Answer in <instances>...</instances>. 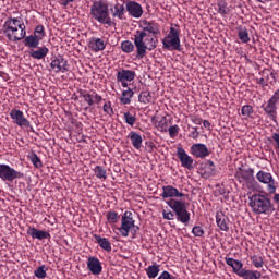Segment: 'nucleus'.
<instances>
[{
	"instance_id": "1",
	"label": "nucleus",
	"mask_w": 279,
	"mask_h": 279,
	"mask_svg": "<svg viewBox=\"0 0 279 279\" xmlns=\"http://www.w3.org/2000/svg\"><path fill=\"white\" fill-rule=\"evenodd\" d=\"M2 32L11 43L23 40L27 36L25 23L21 17H8L2 26Z\"/></svg>"
},
{
	"instance_id": "2",
	"label": "nucleus",
	"mask_w": 279,
	"mask_h": 279,
	"mask_svg": "<svg viewBox=\"0 0 279 279\" xmlns=\"http://www.w3.org/2000/svg\"><path fill=\"white\" fill-rule=\"evenodd\" d=\"M134 46L136 47V59L143 60L147 51H154L158 47V37H154L145 32H135Z\"/></svg>"
},
{
	"instance_id": "3",
	"label": "nucleus",
	"mask_w": 279,
	"mask_h": 279,
	"mask_svg": "<svg viewBox=\"0 0 279 279\" xmlns=\"http://www.w3.org/2000/svg\"><path fill=\"white\" fill-rule=\"evenodd\" d=\"M248 206L255 215H271L274 213L271 199L263 194H255L250 197Z\"/></svg>"
},
{
	"instance_id": "4",
	"label": "nucleus",
	"mask_w": 279,
	"mask_h": 279,
	"mask_svg": "<svg viewBox=\"0 0 279 279\" xmlns=\"http://www.w3.org/2000/svg\"><path fill=\"white\" fill-rule=\"evenodd\" d=\"M90 16L101 25H108V27L114 25V22H112L110 13L108 12V4L104 3L101 0L93 2L90 7Z\"/></svg>"
},
{
	"instance_id": "5",
	"label": "nucleus",
	"mask_w": 279,
	"mask_h": 279,
	"mask_svg": "<svg viewBox=\"0 0 279 279\" xmlns=\"http://www.w3.org/2000/svg\"><path fill=\"white\" fill-rule=\"evenodd\" d=\"M225 263L228 267H231L233 274L243 279H260V271L258 270H247L243 268V262L234 259L232 257H225Z\"/></svg>"
},
{
	"instance_id": "6",
	"label": "nucleus",
	"mask_w": 279,
	"mask_h": 279,
	"mask_svg": "<svg viewBox=\"0 0 279 279\" xmlns=\"http://www.w3.org/2000/svg\"><path fill=\"white\" fill-rule=\"evenodd\" d=\"M168 206L173 210V213L177 216V221H180L181 223H189L191 221V213H189V209L186 207V202L182 199H170L168 202Z\"/></svg>"
},
{
	"instance_id": "7",
	"label": "nucleus",
	"mask_w": 279,
	"mask_h": 279,
	"mask_svg": "<svg viewBox=\"0 0 279 279\" xmlns=\"http://www.w3.org/2000/svg\"><path fill=\"white\" fill-rule=\"evenodd\" d=\"M161 43L163 49H166L167 51H182L180 31L175 27H170L169 34L163 37Z\"/></svg>"
},
{
	"instance_id": "8",
	"label": "nucleus",
	"mask_w": 279,
	"mask_h": 279,
	"mask_svg": "<svg viewBox=\"0 0 279 279\" xmlns=\"http://www.w3.org/2000/svg\"><path fill=\"white\" fill-rule=\"evenodd\" d=\"M24 178L23 172L16 171V169L5 163H0V180L2 182H14V180H21Z\"/></svg>"
},
{
	"instance_id": "9",
	"label": "nucleus",
	"mask_w": 279,
	"mask_h": 279,
	"mask_svg": "<svg viewBox=\"0 0 279 279\" xmlns=\"http://www.w3.org/2000/svg\"><path fill=\"white\" fill-rule=\"evenodd\" d=\"M134 216L132 211H124L121 218V226L118 228L121 236L126 239V236H130V231L132 228H134Z\"/></svg>"
},
{
	"instance_id": "10",
	"label": "nucleus",
	"mask_w": 279,
	"mask_h": 279,
	"mask_svg": "<svg viewBox=\"0 0 279 279\" xmlns=\"http://www.w3.org/2000/svg\"><path fill=\"white\" fill-rule=\"evenodd\" d=\"M256 180L260 184H266L268 193L270 194L276 193V180L274 179V175L270 172H265L263 170H259L256 173Z\"/></svg>"
},
{
	"instance_id": "11",
	"label": "nucleus",
	"mask_w": 279,
	"mask_h": 279,
	"mask_svg": "<svg viewBox=\"0 0 279 279\" xmlns=\"http://www.w3.org/2000/svg\"><path fill=\"white\" fill-rule=\"evenodd\" d=\"M136 72L134 70L121 69L117 72V82L121 84L122 88H128L130 82H134Z\"/></svg>"
},
{
	"instance_id": "12",
	"label": "nucleus",
	"mask_w": 279,
	"mask_h": 279,
	"mask_svg": "<svg viewBox=\"0 0 279 279\" xmlns=\"http://www.w3.org/2000/svg\"><path fill=\"white\" fill-rule=\"evenodd\" d=\"M9 117L12 119L13 123L17 125V128H31L29 120L25 118L23 111L19 109H12L9 113Z\"/></svg>"
},
{
	"instance_id": "13",
	"label": "nucleus",
	"mask_w": 279,
	"mask_h": 279,
	"mask_svg": "<svg viewBox=\"0 0 279 279\" xmlns=\"http://www.w3.org/2000/svg\"><path fill=\"white\" fill-rule=\"evenodd\" d=\"M177 156L181 162V167H183L184 169H187L189 171L194 169L195 160L193 159V157H191L189 154H186V150H184V148L178 147Z\"/></svg>"
},
{
	"instance_id": "14",
	"label": "nucleus",
	"mask_w": 279,
	"mask_h": 279,
	"mask_svg": "<svg viewBox=\"0 0 279 279\" xmlns=\"http://www.w3.org/2000/svg\"><path fill=\"white\" fill-rule=\"evenodd\" d=\"M50 69L53 73H66L69 72V61L64 57L58 56L50 62Z\"/></svg>"
},
{
	"instance_id": "15",
	"label": "nucleus",
	"mask_w": 279,
	"mask_h": 279,
	"mask_svg": "<svg viewBox=\"0 0 279 279\" xmlns=\"http://www.w3.org/2000/svg\"><path fill=\"white\" fill-rule=\"evenodd\" d=\"M141 27L142 29L136 32H144V34H151L153 38H156L160 34V26L156 22L144 21Z\"/></svg>"
},
{
	"instance_id": "16",
	"label": "nucleus",
	"mask_w": 279,
	"mask_h": 279,
	"mask_svg": "<svg viewBox=\"0 0 279 279\" xmlns=\"http://www.w3.org/2000/svg\"><path fill=\"white\" fill-rule=\"evenodd\" d=\"M191 154L194 158H206L210 156V151L208 150V146L206 144H193L191 146Z\"/></svg>"
},
{
	"instance_id": "17",
	"label": "nucleus",
	"mask_w": 279,
	"mask_h": 279,
	"mask_svg": "<svg viewBox=\"0 0 279 279\" xmlns=\"http://www.w3.org/2000/svg\"><path fill=\"white\" fill-rule=\"evenodd\" d=\"M87 268L93 274V276H99V274L104 271V266H101V262L95 256H89L87 258Z\"/></svg>"
},
{
	"instance_id": "18",
	"label": "nucleus",
	"mask_w": 279,
	"mask_h": 279,
	"mask_svg": "<svg viewBox=\"0 0 279 279\" xmlns=\"http://www.w3.org/2000/svg\"><path fill=\"white\" fill-rule=\"evenodd\" d=\"M126 12L133 19H141L143 16V5L136 1H129L126 2Z\"/></svg>"
},
{
	"instance_id": "19",
	"label": "nucleus",
	"mask_w": 279,
	"mask_h": 279,
	"mask_svg": "<svg viewBox=\"0 0 279 279\" xmlns=\"http://www.w3.org/2000/svg\"><path fill=\"white\" fill-rule=\"evenodd\" d=\"M262 108L264 112H266V114L269 117V119L276 123L278 119V105L271 100H268L266 106L263 105Z\"/></svg>"
},
{
	"instance_id": "20",
	"label": "nucleus",
	"mask_w": 279,
	"mask_h": 279,
	"mask_svg": "<svg viewBox=\"0 0 279 279\" xmlns=\"http://www.w3.org/2000/svg\"><path fill=\"white\" fill-rule=\"evenodd\" d=\"M88 47L95 53H99V51H104V49H106V40L99 37H92L88 41Z\"/></svg>"
},
{
	"instance_id": "21",
	"label": "nucleus",
	"mask_w": 279,
	"mask_h": 279,
	"mask_svg": "<svg viewBox=\"0 0 279 279\" xmlns=\"http://www.w3.org/2000/svg\"><path fill=\"white\" fill-rule=\"evenodd\" d=\"M161 197L167 199L169 197H184V193L178 191V189L173 187V185H166L162 187Z\"/></svg>"
},
{
	"instance_id": "22",
	"label": "nucleus",
	"mask_w": 279,
	"mask_h": 279,
	"mask_svg": "<svg viewBox=\"0 0 279 279\" xmlns=\"http://www.w3.org/2000/svg\"><path fill=\"white\" fill-rule=\"evenodd\" d=\"M27 234H29V236H32V239H38V241H43L45 239H51L50 232L38 230L34 227L28 228Z\"/></svg>"
},
{
	"instance_id": "23",
	"label": "nucleus",
	"mask_w": 279,
	"mask_h": 279,
	"mask_svg": "<svg viewBox=\"0 0 279 279\" xmlns=\"http://www.w3.org/2000/svg\"><path fill=\"white\" fill-rule=\"evenodd\" d=\"M134 149H141L143 147V136H141L136 131H131L128 135Z\"/></svg>"
},
{
	"instance_id": "24",
	"label": "nucleus",
	"mask_w": 279,
	"mask_h": 279,
	"mask_svg": "<svg viewBox=\"0 0 279 279\" xmlns=\"http://www.w3.org/2000/svg\"><path fill=\"white\" fill-rule=\"evenodd\" d=\"M216 223L218 228L222 230V232H228L230 230L228 217H226L223 214L216 215Z\"/></svg>"
},
{
	"instance_id": "25",
	"label": "nucleus",
	"mask_w": 279,
	"mask_h": 279,
	"mask_svg": "<svg viewBox=\"0 0 279 279\" xmlns=\"http://www.w3.org/2000/svg\"><path fill=\"white\" fill-rule=\"evenodd\" d=\"M94 239L101 250L105 252H112V243H110L108 238H101L100 235L95 234Z\"/></svg>"
},
{
	"instance_id": "26",
	"label": "nucleus",
	"mask_w": 279,
	"mask_h": 279,
	"mask_svg": "<svg viewBox=\"0 0 279 279\" xmlns=\"http://www.w3.org/2000/svg\"><path fill=\"white\" fill-rule=\"evenodd\" d=\"M49 54V48L47 46L39 47L37 50L31 51V58L34 60H43V58H47Z\"/></svg>"
},
{
	"instance_id": "27",
	"label": "nucleus",
	"mask_w": 279,
	"mask_h": 279,
	"mask_svg": "<svg viewBox=\"0 0 279 279\" xmlns=\"http://www.w3.org/2000/svg\"><path fill=\"white\" fill-rule=\"evenodd\" d=\"M145 272L149 279L158 278V274H160V265L153 262V265L145 268Z\"/></svg>"
},
{
	"instance_id": "28",
	"label": "nucleus",
	"mask_w": 279,
	"mask_h": 279,
	"mask_svg": "<svg viewBox=\"0 0 279 279\" xmlns=\"http://www.w3.org/2000/svg\"><path fill=\"white\" fill-rule=\"evenodd\" d=\"M238 175H241L245 182H251V184H256V179H254V169H241L240 173Z\"/></svg>"
},
{
	"instance_id": "29",
	"label": "nucleus",
	"mask_w": 279,
	"mask_h": 279,
	"mask_svg": "<svg viewBox=\"0 0 279 279\" xmlns=\"http://www.w3.org/2000/svg\"><path fill=\"white\" fill-rule=\"evenodd\" d=\"M132 97H134V90L132 88H128L122 92L120 102L122 106H129V104H132Z\"/></svg>"
},
{
	"instance_id": "30",
	"label": "nucleus",
	"mask_w": 279,
	"mask_h": 279,
	"mask_svg": "<svg viewBox=\"0 0 279 279\" xmlns=\"http://www.w3.org/2000/svg\"><path fill=\"white\" fill-rule=\"evenodd\" d=\"M217 8L218 14H220V16H222L223 19H226V16L230 14V8L228 7V2H226V0H219L217 2Z\"/></svg>"
},
{
	"instance_id": "31",
	"label": "nucleus",
	"mask_w": 279,
	"mask_h": 279,
	"mask_svg": "<svg viewBox=\"0 0 279 279\" xmlns=\"http://www.w3.org/2000/svg\"><path fill=\"white\" fill-rule=\"evenodd\" d=\"M112 16L113 19H119V21H123V16H125V5L121 3H117L113 7Z\"/></svg>"
},
{
	"instance_id": "32",
	"label": "nucleus",
	"mask_w": 279,
	"mask_h": 279,
	"mask_svg": "<svg viewBox=\"0 0 279 279\" xmlns=\"http://www.w3.org/2000/svg\"><path fill=\"white\" fill-rule=\"evenodd\" d=\"M39 37L36 35H29L25 37V47H29L31 49H36L38 48V45H40Z\"/></svg>"
},
{
	"instance_id": "33",
	"label": "nucleus",
	"mask_w": 279,
	"mask_h": 279,
	"mask_svg": "<svg viewBox=\"0 0 279 279\" xmlns=\"http://www.w3.org/2000/svg\"><path fill=\"white\" fill-rule=\"evenodd\" d=\"M204 173L207 178H213L216 175L217 170L215 168V162L213 160H207L204 167Z\"/></svg>"
},
{
	"instance_id": "34",
	"label": "nucleus",
	"mask_w": 279,
	"mask_h": 279,
	"mask_svg": "<svg viewBox=\"0 0 279 279\" xmlns=\"http://www.w3.org/2000/svg\"><path fill=\"white\" fill-rule=\"evenodd\" d=\"M262 77L266 81L267 84H276V73L271 70H263L260 72Z\"/></svg>"
},
{
	"instance_id": "35",
	"label": "nucleus",
	"mask_w": 279,
	"mask_h": 279,
	"mask_svg": "<svg viewBox=\"0 0 279 279\" xmlns=\"http://www.w3.org/2000/svg\"><path fill=\"white\" fill-rule=\"evenodd\" d=\"M241 114L244 119H252V114H254V107L251 105H244L241 109Z\"/></svg>"
},
{
	"instance_id": "36",
	"label": "nucleus",
	"mask_w": 279,
	"mask_h": 279,
	"mask_svg": "<svg viewBox=\"0 0 279 279\" xmlns=\"http://www.w3.org/2000/svg\"><path fill=\"white\" fill-rule=\"evenodd\" d=\"M251 262H252L253 267H255L256 269H260L265 265V260L259 255L251 256Z\"/></svg>"
},
{
	"instance_id": "37",
	"label": "nucleus",
	"mask_w": 279,
	"mask_h": 279,
	"mask_svg": "<svg viewBox=\"0 0 279 279\" xmlns=\"http://www.w3.org/2000/svg\"><path fill=\"white\" fill-rule=\"evenodd\" d=\"M138 101L144 105L150 104L151 102V93L141 92L138 95Z\"/></svg>"
},
{
	"instance_id": "38",
	"label": "nucleus",
	"mask_w": 279,
	"mask_h": 279,
	"mask_svg": "<svg viewBox=\"0 0 279 279\" xmlns=\"http://www.w3.org/2000/svg\"><path fill=\"white\" fill-rule=\"evenodd\" d=\"M94 173L98 180H106V178H108L106 169H104L101 166H96L94 168Z\"/></svg>"
},
{
	"instance_id": "39",
	"label": "nucleus",
	"mask_w": 279,
	"mask_h": 279,
	"mask_svg": "<svg viewBox=\"0 0 279 279\" xmlns=\"http://www.w3.org/2000/svg\"><path fill=\"white\" fill-rule=\"evenodd\" d=\"M238 36H239L241 43H244V44L250 43V33L247 32V28H241L238 32Z\"/></svg>"
},
{
	"instance_id": "40",
	"label": "nucleus",
	"mask_w": 279,
	"mask_h": 279,
	"mask_svg": "<svg viewBox=\"0 0 279 279\" xmlns=\"http://www.w3.org/2000/svg\"><path fill=\"white\" fill-rule=\"evenodd\" d=\"M121 49L123 53H132L134 51V44L130 40L122 41Z\"/></svg>"
},
{
	"instance_id": "41",
	"label": "nucleus",
	"mask_w": 279,
	"mask_h": 279,
	"mask_svg": "<svg viewBox=\"0 0 279 279\" xmlns=\"http://www.w3.org/2000/svg\"><path fill=\"white\" fill-rule=\"evenodd\" d=\"M157 128L159 132H168L169 131V122L167 121V117H162L160 121L157 123Z\"/></svg>"
},
{
	"instance_id": "42",
	"label": "nucleus",
	"mask_w": 279,
	"mask_h": 279,
	"mask_svg": "<svg viewBox=\"0 0 279 279\" xmlns=\"http://www.w3.org/2000/svg\"><path fill=\"white\" fill-rule=\"evenodd\" d=\"M29 160L36 167V169H40L43 167V161L40 160V157L36 153H32L29 155Z\"/></svg>"
},
{
	"instance_id": "43",
	"label": "nucleus",
	"mask_w": 279,
	"mask_h": 279,
	"mask_svg": "<svg viewBox=\"0 0 279 279\" xmlns=\"http://www.w3.org/2000/svg\"><path fill=\"white\" fill-rule=\"evenodd\" d=\"M106 217H107V222L110 223V226L119 221V214L117 211H108Z\"/></svg>"
},
{
	"instance_id": "44",
	"label": "nucleus",
	"mask_w": 279,
	"mask_h": 279,
	"mask_svg": "<svg viewBox=\"0 0 279 279\" xmlns=\"http://www.w3.org/2000/svg\"><path fill=\"white\" fill-rule=\"evenodd\" d=\"M123 118L125 124L131 125V128H133V125L136 123V116L132 114L130 111L125 112Z\"/></svg>"
},
{
	"instance_id": "45",
	"label": "nucleus",
	"mask_w": 279,
	"mask_h": 279,
	"mask_svg": "<svg viewBox=\"0 0 279 279\" xmlns=\"http://www.w3.org/2000/svg\"><path fill=\"white\" fill-rule=\"evenodd\" d=\"M35 277L38 279H45L47 278V268L45 267V265L39 266L35 271Z\"/></svg>"
},
{
	"instance_id": "46",
	"label": "nucleus",
	"mask_w": 279,
	"mask_h": 279,
	"mask_svg": "<svg viewBox=\"0 0 279 279\" xmlns=\"http://www.w3.org/2000/svg\"><path fill=\"white\" fill-rule=\"evenodd\" d=\"M34 36L39 38V40H43V38H45V36H46L45 26H43V25L36 26L35 29H34Z\"/></svg>"
},
{
	"instance_id": "47",
	"label": "nucleus",
	"mask_w": 279,
	"mask_h": 279,
	"mask_svg": "<svg viewBox=\"0 0 279 279\" xmlns=\"http://www.w3.org/2000/svg\"><path fill=\"white\" fill-rule=\"evenodd\" d=\"M102 110H104V113L108 114L109 117H112V114H114V109L112 108L111 101L105 102L102 106Z\"/></svg>"
},
{
	"instance_id": "48",
	"label": "nucleus",
	"mask_w": 279,
	"mask_h": 279,
	"mask_svg": "<svg viewBox=\"0 0 279 279\" xmlns=\"http://www.w3.org/2000/svg\"><path fill=\"white\" fill-rule=\"evenodd\" d=\"M81 96L83 97L85 104H87L88 106L95 105V100H93V96L90 94L83 92Z\"/></svg>"
},
{
	"instance_id": "49",
	"label": "nucleus",
	"mask_w": 279,
	"mask_h": 279,
	"mask_svg": "<svg viewBox=\"0 0 279 279\" xmlns=\"http://www.w3.org/2000/svg\"><path fill=\"white\" fill-rule=\"evenodd\" d=\"M168 132H169L170 138H175L178 136V133L180 132V126H178L177 124L171 125L168 129Z\"/></svg>"
},
{
	"instance_id": "50",
	"label": "nucleus",
	"mask_w": 279,
	"mask_h": 279,
	"mask_svg": "<svg viewBox=\"0 0 279 279\" xmlns=\"http://www.w3.org/2000/svg\"><path fill=\"white\" fill-rule=\"evenodd\" d=\"M192 234L195 236L202 238L205 234L204 228L202 226H195L192 228Z\"/></svg>"
},
{
	"instance_id": "51",
	"label": "nucleus",
	"mask_w": 279,
	"mask_h": 279,
	"mask_svg": "<svg viewBox=\"0 0 279 279\" xmlns=\"http://www.w3.org/2000/svg\"><path fill=\"white\" fill-rule=\"evenodd\" d=\"M189 138L197 140L199 138V131H197V126H192V130L190 131Z\"/></svg>"
},
{
	"instance_id": "52",
	"label": "nucleus",
	"mask_w": 279,
	"mask_h": 279,
	"mask_svg": "<svg viewBox=\"0 0 279 279\" xmlns=\"http://www.w3.org/2000/svg\"><path fill=\"white\" fill-rule=\"evenodd\" d=\"M162 215L163 219H167L168 221H173V219H175V215H173V211L163 210Z\"/></svg>"
},
{
	"instance_id": "53",
	"label": "nucleus",
	"mask_w": 279,
	"mask_h": 279,
	"mask_svg": "<svg viewBox=\"0 0 279 279\" xmlns=\"http://www.w3.org/2000/svg\"><path fill=\"white\" fill-rule=\"evenodd\" d=\"M270 101L278 105L279 101V88L274 93V95L269 98Z\"/></svg>"
},
{
	"instance_id": "54",
	"label": "nucleus",
	"mask_w": 279,
	"mask_h": 279,
	"mask_svg": "<svg viewBox=\"0 0 279 279\" xmlns=\"http://www.w3.org/2000/svg\"><path fill=\"white\" fill-rule=\"evenodd\" d=\"M257 84H259V86H262L263 88H265L266 86H269V84L266 83L263 76L258 80Z\"/></svg>"
},
{
	"instance_id": "55",
	"label": "nucleus",
	"mask_w": 279,
	"mask_h": 279,
	"mask_svg": "<svg viewBox=\"0 0 279 279\" xmlns=\"http://www.w3.org/2000/svg\"><path fill=\"white\" fill-rule=\"evenodd\" d=\"M94 99V104H101L104 98L101 97V95L95 94Z\"/></svg>"
},
{
	"instance_id": "56",
	"label": "nucleus",
	"mask_w": 279,
	"mask_h": 279,
	"mask_svg": "<svg viewBox=\"0 0 279 279\" xmlns=\"http://www.w3.org/2000/svg\"><path fill=\"white\" fill-rule=\"evenodd\" d=\"M193 123H195V125H202V118L199 117H195L192 119Z\"/></svg>"
},
{
	"instance_id": "57",
	"label": "nucleus",
	"mask_w": 279,
	"mask_h": 279,
	"mask_svg": "<svg viewBox=\"0 0 279 279\" xmlns=\"http://www.w3.org/2000/svg\"><path fill=\"white\" fill-rule=\"evenodd\" d=\"M203 125H204V128H206V130H210V121L204 120Z\"/></svg>"
},
{
	"instance_id": "58",
	"label": "nucleus",
	"mask_w": 279,
	"mask_h": 279,
	"mask_svg": "<svg viewBox=\"0 0 279 279\" xmlns=\"http://www.w3.org/2000/svg\"><path fill=\"white\" fill-rule=\"evenodd\" d=\"M275 204H279V194H275L272 197Z\"/></svg>"
},
{
	"instance_id": "59",
	"label": "nucleus",
	"mask_w": 279,
	"mask_h": 279,
	"mask_svg": "<svg viewBox=\"0 0 279 279\" xmlns=\"http://www.w3.org/2000/svg\"><path fill=\"white\" fill-rule=\"evenodd\" d=\"M75 0H63V5H69V3H73Z\"/></svg>"
},
{
	"instance_id": "60",
	"label": "nucleus",
	"mask_w": 279,
	"mask_h": 279,
	"mask_svg": "<svg viewBox=\"0 0 279 279\" xmlns=\"http://www.w3.org/2000/svg\"><path fill=\"white\" fill-rule=\"evenodd\" d=\"M258 3H266V2H269V1H272V0H257Z\"/></svg>"
},
{
	"instance_id": "61",
	"label": "nucleus",
	"mask_w": 279,
	"mask_h": 279,
	"mask_svg": "<svg viewBox=\"0 0 279 279\" xmlns=\"http://www.w3.org/2000/svg\"><path fill=\"white\" fill-rule=\"evenodd\" d=\"M122 3H128L129 1L128 0H120Z\"/></svg>"
}]
</instances>
